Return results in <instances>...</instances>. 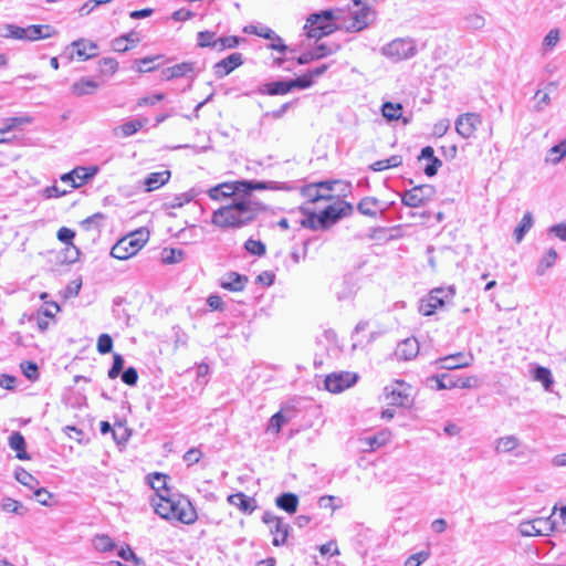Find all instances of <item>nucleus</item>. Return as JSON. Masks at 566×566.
Here are the masks:
<instances>
[{"label": "nucleus", "mask_w": 566, "mask_h": 566, "mask_svg": "<svg viewBox=\"0 0 566 566\" xmlns=\"http://www.w3.org/2000/svg\"><path fill=\"white\" fill-rule=\"evenodd\" d=\"M244 248L249 253L258 256H262L266 252L265 244L254 239H248L244 243Z\"/></svg>", "instance_id": "obj_53"}, {"label": "nucleus", "mask_w": 566, "mask_h": 566, "mask_svg": "<svg viewBox=\"0 0 566 566\" xmlns=\"http://www.w3.org/2000/svg\"><path fill=\"white\" fill-rule=\"evenodd\" d=\"M301 211L306 216L302 221L301 224L304 228H308L312 230H324V221L321 217V214L311 212L307 208H301Z\"/></svg>", "instance_id": "obj_37"}, {"label": "nucleus", "mask_w": 566, "mask_h": 566, "mask_svg": "<svg viewBox=\"0 0 566 566\" xmlns=\"http://www.w3.org/2000/svg\"><path fill=\"white\" fill-rule=\"evenodd\" d=\"M147 123V119H134L128 120L122 124L120 126L116 127L114 129L115 135L120 132L122 137H129L134 134H136L139 129L144 127V125Z\"/></svg>", "instance_id": "obj_38"}, {"label": "nucleus", "mask_w": 566, "mask_h": 566, "mask_svg": "<svg viewBox=\"0 0 566 566\" xmlns=\"http://www.w3.org/2000/svg\"><path fill=\"white\" fill-rule=\"evenodd\" d=\"M265 209L252 196H239L230 205L217 209L212 213L211 222L222 229H241L253 222Z\"/></svg>", "instance_id": "obj_1"}, {"label": "nucleus", "mask_w": 566, "mask_h": 566, "mask_svg": "<svg viewBox=\"0 0 566 566\" xmlns=\"http://www.w3.org/2000/svg\"><path fill=\"white\" fill-rule=\"evenodd\" d=\"M169 170H161L157 172H150L143 181L145 190L147 192L154 191L166 185L170 179Z\"/></svg>", "instance_id": "obj_27"}, {"label": "nucleus", "mask_w": 566, "mask_h": 566, "mask_svg": "<svg viewBox=\"0 0 566 566\" xmlns=\"http://www.w3.org/2000/svg\"><path fill=\"white\" fill-rule=\"evenodd\" d=\"M9 446L11 449L17 451V458L20 460H28L30 459L29 454L27 453V444L24 437L19 432L15 431L9 437Z\"/></svg>", "instance_id": "obj_33"}, {"label": "nucleus", "mask_w": 566, "mask_h": 566, "mask_svg": "<svg viewBox=\"0 0 566 566\" xmlns=\"http://www.w3.org/2000/svg\"><path fill=\"white\" fill-rule=\"evenodd\" d=\"M263 523L270 526V532L273 535L272 544L274 546L284 545L290 532V525L271 512H265L262 516Z\"/></svg>", "instance_id": "obj_11"}, {"label": "nucleus", "mask_w": 566, "mask_h": 566, "mask_svg": "<svg viewBox=\"0 0 566 566\" xmlns=\"http://www.w3.org/2000/svg\"><path fill=\"white\" fill-rule=\"evenodd\" d=\"M353 211V205L343 200H338L333 205L327 206L319 213L324 221V230L329 229L332 226L337 223L342 218L350 216Z\"/></svg>", "instance_id": "obj_9"}, {"label": "nucleus", "mask_w": 566, "mask_h": 566, "mask_svg": "<svg viewBox=\"0 0 566 566\" xmlns=\"http://www.w3.org/2000/svg\"><path fill=\"white\" fill-rule=\"evenodd\" d=\"M98 171L96 166L76 167L72 171L61 176V181L67 184L71 189L78 188L92 179Z\"/></svg>", "instance_id": "obj_15"}, {"label": "nucleus", "mask_w": 566, "mask_h": 566, "mask_svg": "<svg viewBox=\"0 0 566 566\" xmlns=\"http://www.w3.org/2000/svg\"><path fill=\"white\" fill-rule=\"evenodd\" d=\"M21 369L23 375L31 381H34L39 378V368L38 365L33 361H23L21 364Z\"/></svg>", "instance_id": "obj_58"}, {"label": "nucleus", "mask_w": 566, "mask_h": 566, "mask_svg": "<svg viewBox=\"0 0 566 566\" xmlns=\"http://www.w3.org/2000/svg\"><path fill=\"white\" fill-rule=\"evenodd\" d=\"M156 514L168 521H178L182 524H193L197 520V512L191 502L184 496L171 497L165 494H157L151 500Z\"/></svg>", "instance_id": "obj_2"}, {"label": "nucleus", "mask_w": 566, "mask_h": 566, "mask_svg": "<svg viewBox=\"0 0 566 566\" xmlns=\"http://www.w3.org/2000/svg\"><path fill=\"white\" fill-rule=\"evenodd\" d=\"M242 41H244L243 38H239V36H235V35L219 36L218 38L217 51L218 52H222L226 49H234Z\"/></svg>", "instance_id": "obj_48"}, {"label": "nucleus", "mask_w": 566, "mask_h": 566, "mask_svg": "<svg viewBox=\"0 0 566 566\" xmlns=\"http://www.w3.org/2000/svg\"><path fill=\"white\" fill-rule=\"evenodd\" d=\"M222 197H231L234 195L243 196V188L239 185V181L223 182L220 185Z\"/></svg>", "instance_id": "obj_54"}, {"label": "nucleus", "mask_w": 566, "mask_h": 566, "mask_svg": "<svg viewBox=\"0 0 566 566\" xmlns=\"http://www.w3.org/2000/svg\"><path fill=\"white\" fill-rule=\"evenodd\" d=\"M520 446V440L517 437L511 434L501 437L495 441V451L497 453H507L512 452Z\"/></svg>", "instance_id": "obj_39"}, {"label": "nucleus", "mask_w": 566, "mask_h": 566, "mask_svg": "<svg viewBox=\"0 0 566 566\" xmlns=\"http://www.w3.org/2000/svg\"><path fill=\"white\" fill-rule=\"evenodd\" d=\"M356 291V284L353 279L345 276L342 284L336 289L335 294L338 301H345L352 298Z\"/></svg>", "instance_id": "obj_35"}, {"label": "nucleus", "mask_w": 566, "mask_h": 566, "mask_svg": "<svg viewBox=\"0 0 566 566\" xmlns=\"http://www.w3.org/2000/svg\"><path fill=\"white\" fill-rule=\"evenodd\" d=\"M286 421L287 419L285 418V416L281 411H279L271 417L266 431L273 434H277L281 431L282 427L286 423Z\"/></svg>", "instance_id": "obj_49"}, {"label": "nucleus", "mask_w": 566, "mask_h": 566, "mask_svg": "<svg viewBox=\"0 0 566 566\" xmlns=\"http://www.w3.org/2000/svg\"><path fill=\"white\" fill-rule=\"evenodd\" d=\"M99 88V84L88 77H81L71 86V93L75 96H84L94 94Z\"/></svg>", "instance_id": "obj_28"}, {"label": "nucleus", "mask_w": 566, "mask_h": 566, "mask_svg": "<svg viewBox=\"0 0 566 566\" xmlns=\"http://www.w3.org/2000/svg\"><path fill=\"white\" fill-rule=\"evenodd\" d=\"M358 375L350 371L332 373L326 376L324 385L326 390L339 394L356 384Z\"/></svg>", "instance_id": "obj_12"}, {"label": "nucleus", "mask_w": 566, "mask_h": 566, "mask_svg": "<svg viewBox=\"0 0 566 566\" xmlns=\"http://www.w3.org/2000/svg\"><path fill=\"white\" fill-rule=\"evenodd\" d=\"M97 352L102 355L108 354L113 349V339L108 334H101L96 344Z\"/></svg>", "instance_id": "obj_56"}, {"label": "nucleus", "mask_w": 566, "mask_h": 566, "mask_svg": "<svg viewBox=\"0 0 566 566\" xmlns=\"http://www.w3.org/2000/svg\"><path fill=\"white\" fill-rule=\"evenodd\" d=\"M93 545L98 552H108L115 547L113 539L108 535H96Z\"/></svg>", "instance_id": "obj_50"}, {"label": "nucleus", "mask_w": 566, "mask_h": 566, "mask_svg": "<svg viewBox=\"0 0 566 566\" xmlns=\"http://www.w3.org/2000/svg\"><path fill=\"white\" fill-rule=\"evenodd\" d=\"M482 124V118L475 113H465L460 115L455 120V130L462 138H471L474 136L478 127Z\"/></svg>", "instance_id": "obj_18"}, {"label": "nucleus", "mask_w": 566, "mask_h": 566, "mask_svg": "<svg viewBox=\"0 0 566 566\" xmlns=\"http://www.w3.org/2000/svg\"><path fill=\"white\" fill-rule=\"evenodd\" d=\"M390 441L389 431H380L375 436L361 439V442L368 446V450L374 451Z\"/></svg>", "instance_id": "obj_40"}, {"label": "nucleus", "mask_w": 566, "mask_h": 566, "mask_svg": "<svg viewBox=\"0 0 566 566\" xmlns=\"http://www.w3.org/2000/svg\"><path fill=\"white\" fill-rule=\"evenodd\" d=\"M370 0H354L353 7L350 8V14L353 18L352 24L348 30L358 32L367 28L375 19V12L370 8Z\"/></svg>", "instance_id": "obj_7"}, {"label": "nucleus", "mask_w": 566, "mask_h": 566, "mask_svg": "<svg viewBox=\"0 0 566 566\" xmlns=\"http://www.w3.org/2000/svg\"><path fill=\"white\" fill-rule=\"evenodd\" d=\"M98 171L96 166L76 167L72 171L61 176V181L67 184L71 189L78 188L92 179Z\"/></svg>", "instance_id": "obj_16"}, {"label": "nucleus", "mask_w": 566, "mask_h": 566, "mask_svg": "<svg viewBox=\"0 0 566 566\" xmlns=\"http://www.w3.org/2000/svg\"><path fill=\"white\" fill-rule=\"evenodd\" d=\"M454 294L455 290L453 286L436 287L430 291L426 298L421 300L419 312L424 316H430L436 312V310L451 301Z\"/></svg>", "instance_id": "obj_6"}, {"label": "nucleus", "mask_w": 566, "mask_h": 566, "mask_svg": "<svg viewBox=\"0 0 566 566\" xmlns=\"http://www.w3.org/2000/svg\"><path fill=\"white\" fill-rule=\"evenodd\" d=\"M218 38L216 32L212 31H200L197 34V44L200 48H211L217 51Z\"/></svg>", "instance_id": "obj_43"}, {"label": "nucleus", "mask_w": 566, "mask_h": 566, "mask_svg": "<svg viewBox=\"0 0 566 566\" xmlns=\"http://www.w3.org/2000/svg\"><path fill=\"white\" fill-rule=\"evenodd\" d=\"M381 113L387 120H397L402 115V105L400 103L386 102L381 106Z\"/></svg>", "instance_id": "obj_41"}, {"label": "nucleus", "mask_w": 566, "mask_h": 566, "mask_svg": "<svg viewBox=\"0 0 566 566\" xmlns=\"http://www.w3.org/2000/svg\"><path fill=\"white\" fill-rule=\"evenodd\" d=\"M472 361H473L472 355L465 356L462 353H457V354L449 355V356L437 359L436 365L438 366V368H441V369L453 370V369L469 367L472 364Z\"/></svg>", "instance_id": "obj_20"}, {"label": "nucleus", "mask_w": 566, "mask_h": 566, "mask_svg": "<svg viewBox=\"0 0 566 566\" xmlns=\"http://www.w3.org/2000/svg\"><path fill=\"white\" fill-rule=\"evenodd\" d=\"M357 209L359 213L375 218L379 211V200L375 197H365L358 202Z\"/></svg>", "instance_id": "obj_34"}, {"label": "nucleus", "mask_w": 566, "mask_h": 566, "mask_svg": "<svg viewBox=\"0 0 566 566\" xmlns=\"http://www.w3.org/2000/svg\"><path fill=\"white\" fill-rule=\"evenodd\" d=\"M559 41V31L557 29H552L543 41V46L546 50H552Z\"/></svg>", "instance_id": "obj_64"}, {"label": "nucleus", "mask_w": 566, "mask_h": 566, "mask_svg": "<svg viewBox=\"0 0 566 566\" xmlns=\"http://www.w3.org/2000/svg\"><path fill=\"white\" fill-rule=\"evenodd\" d=\"M148 239L149 233L144 229L130 232L113 245L111 255L118 260H127L142 250Z\"/></svg>", "instance_id": "obj_3"}, {"label": "nucleus", "mask_w": 566, "mask_h": 566, "mask_svg": "<svg viewBox=\"0 0 566 566\" xmlns=\"http://www.w3.org/2000/svg\"><path fill=\"white\" fill-rule=\"evenodd\" d=\"M243 31L249 34H255L261 38H268V40L271 41V43L269 44V49L271 50L277 51L280 53H285L286 51H295L293 49H289V46L284 44L282 38L266 25H248L243 29Z\"/></svg>", "instance_id": "obj_13"}, {"label": "nucleus", "mask_w": 566, "mask_h": 566, "mask_svg": "<svg viewBox=\"0 0 566 566\" xmlns=\"http://www.w3.org/2000/svg\"><path fill=\"white\" fill-rule=\"evenodd\" d=\"M228 502L231 505L237 506L244 514H252L258 507L255 499L247 496L242 492L229 495Z\"/></svg>", "instance_id": "obj_24"}, {"label": "nucleus", "mask_w": 566, "mask_h": 566, "mask_svg": "<svg viewBox=\"0 0 566 566\" xmlns=\"http://www.w3.org/2000/svg\"><path fill=\"white\" fill-rule=\"evenodd\" d=\"M71 46L74 49V53L80 60L86 61L97 55L98 46L92 41L80 39L73 41Z\"/></svg>", "instance_id": "obj_23"}, {"label": "nucleus", "mask_w": 566, "mask_h": 566, "mask_svg": "<svg viewBox=\"0 0 566 566\" xmlns=\"http://www.w3.org/2000/svg\"><path fill=\"white\" fill-rule=\"evenodd\" d=\"M6 33L2 34L4 38H13L18 40H25L27 28L17 27L13 24H7L4 27Z\"/></svg>", "instance_id": "obj_57"}, {"label": "nucleus", "mask_w": 566, "mask_h": 566, "mask_svg": "<svg viewBox=\"0 0 566 566\" xmlns=\"http://www.w3.org/2000/svg\"><path fill=\"white\" fill-rule=\"evenodd\" d=\"M275 504L286 513L294 514L297 511L298 496L294 493L285 492L276 497Z\"/></svg>", "instance_id": "obj_29"}, {"label": "nucleus", "mask_w": 566, "mask_h": 566, "mask_svg": "<svg viewBox=\"0 0 566 566\" xmlns=\"http://www.w3.org/2000/svg\"><path fill=\"white\" fill-rule=\"evenodd\" d=\"M118 69V63L113 57H103L98 61V71L101 74L113 75Z\"/></svg>", "instance_id": "obj_51"}, {"label": "nucleus", "mask_w": 566, "mask_h": 566, "mask_svg": "<svg viewBox=\"0 0 566 566\" xmlns=\"http://www.w3.org/2000/svg\"><path fill=\"white\" fill-rule=\"evenodd\" d=\"M340 45L337 43H322L318 44L316 48L313 49V52L316 56V60H321L323 57H326L328 55H332L339 51Z\"/></svg>", "instance_id": "obj_46"}, {"label": "nucleus", "mask_w": 566, "mask_h": 566, "mask_svg": "<svg viewBox=\"0 0 566 566\" xmlns=\"http://www.w3.org/2000/svg\"><path fill=\"white\" fill-rule=\"evenodd\" d=\"M124 358L120 354H114L113 356V365L111 367V369L108 370V377L111 379H115L119 376V374L122 373L123 370V367H124Z\"/></svg>", "instance_id": "obj_59"}, {"label": "nucleus", "mask_w": 566, "mask_h": 566, "mask_svg": "<svg viewBox=\"0 0 566 566\" xmlns=\"http://www.w3.org/2000/svg\"><path fill=\"white\" fill-rule=\"evenodd\" d=\"M532 226H533V216L530 211H527L523 216L520 224L514 230V238L517 243H520L523 240L524 235L530 231Z\"/></svg>", "instance_id": "obj_42"}, {"label": "nucleus", "mask_w": 566, "mask_h": 566, "mask_svg": "<svg viewBox=\"0 0 566 566\" xmlns=\"http://www.w3.org/2000/svg\"><path fill=\"white\" fill-rule=\"evenodd\" d=\"M239 185L243 188V196H251L252 190H289L284 182L241 180Z\"/></svg>", "instance_id": "obj_21"}, {"label": "nucleus", "mask_w": 566, "mask_h": 566, "mask_svg": "<svg viewBox=\"0 0 566 566\" xmlns=\"http://www.w3.org/2000/svg\"><path fill=\"white\" fill-rule=\"evenodd\" d=\"M534 378L542 382L546 391L552 390L554 384L552 373L548 368L538 366L534 371Z\"/></svg>", "instance_id": "obj_45"}, {"label": "nucleus", "mask_w": 566, "mask_h": 566, "mask_svg": "<svg viewBox=\"0 0 566 566\" xmlns=\"http://www.w3.org/2000/svg\"><path fill=\"white\" fill-rule=\"evenodd\" d=\"M554 530L551 517H537L531 521H523L518 524L517 531L522 536H546Z\"/></svg>", "instance_id": "obj_10"}, {"label": "nucleus", "mask_w": 566, "mask_h": 566, "mask_svg": "<svg viewBox=\"0 0 566 566\" xmlns=\"http://www.w3.org/2000/svg\"><path fill=\"white\" fill-rule=\"evenodd\" d=\"M1 507L6 512L15 513L18 515L24 514V507L22 503L11 497L3 499Z\"/></svg>", "instance_id": "obj_52"}, {"label": "nucleus", "mask_w": 566, "mask_h": 566, "mask_svg": "<svg viewBox=\"0 0 566 566\" xmlns=\"http://www.w3.org/2000/svg\"><path fill=\"white\" fill-rule=\"evenodd\" d=\"M55 33L53 28L48 24L29 25L27 27L25 40L36 41L40 39H48Z\"/></svg>", "instance_id": "obj_30"}, {"label": "nucleus", "mask_w": 566, "mask_h": 566, "mask_svg": "<svg viewBox=\"0 0 566 566\" xmlns=\"http://www.w3.org/2000/svg\"><path fill=\"white\" fill-rule=\"evenodd\" d=\"M336 181H322L317 184H311L302 188V195L308 200V202H316L323 200L324 196L319 193L322 189L333 190V185Z\"/></svg>", "instance_id": "obj_26"}, {"label": "nucleus", "mask_w": 566, "mask_h": 566, "mask_svg": "<svg viewBox=\"0 0 566 566\" xmlns=\"http://www.w3.org/2000/svg\"><path fill=\"white\" fill-rule=\"evenodd\" d=\"M428 382H434L438 390L452 388H473L476 382L475 377L455 378L448 374H441L428 378Z\"/></svg>", "instance_id": "obj_14"}, {"label": "nucleus", "mask_w": 566, "mask_h": 566, "mask_svg": "<svg viewBox=\"0 0 566 566\" xmlns=\"http://www.w3.org/2000/svg\"><path fill=\"white\" fill-rule=\"evenodd\" d=\"M195 67H196V63H193V62H182V63L172 65L170 67H167L164 71V74L167 80H171L175 77L186 76L189 73L195 72Z\"/></svg>", "instance_id": "obj_31"}, {"label": "nucleus", "mask_w": 566, "mask_h": 566, "mask_svg": "<svg viewBox=\"0 0 566 566\" xmlns=\"http://www.w3.org/2000/svg\"><path fill=\"white\" fill-rule=\"evenodd\" d=\"M410 387L403 381H397L385 388V398L388 405L406 407L410 403Z\"/></svg>", "instance_id": "obj_17"}, {"label": "nucleus", "mask_w": 566, "mask_h": 566, "mask_svg": "<svg viewBox=\"0 0 566 566\" xmlns=\"http://www.w3.org/2000/svg\"><path fill=\"white\" fill-rule=\"evenodd\" d=\"M185 252L181 249L170 248L164 249L161 252V261L165 264H176L184 260Z\"/></svg>", "instance_id": "obj_44"}, {"label": "nucleus", "mask_w": 566, "mask_h": 566, "mask_svg": "<svg viewBox=\"0 0 566 566\" xmlns=\"http://www.w3.org/2000/svg\"><path fill=\"white\" fill-rule=\"evenodd\" d=\"M292 91L290 81H276L266 83L260 88L262 94L268 95H285Z\"/></svg>", "instance_id": "obj_32"}, {"label": "nucleus", "mask_w": 566, "mask_h": 566, "mask_svg": "<svg viewBox=\"0 0 566 566\" xmlns=\"http://www.w3.org/2000/svg\"><path fill=\"white\" fill-rule=\"evenodd\" d=\"M290 83L292 90H305L311 87L314 84V81L311 78V75H308V73H305L302 76H298L297 78L290 80Z\"/></svg>", "instance_id": "obj_61"}, {"label": "nucleus", "mask_w": 566, "mask_h": 566, "mask_svg": "<svg viewBox=\"0 0 566 566\" xmlns=\"http://www.w3.org/2000/svg\"><path fill=\"white\" fill-rule=\"evenodd\" d=\"M430 556V553L428 551H421L416 554L410 555L403 566H420L422 563H424Z\"/></svg>", "instance_id": "obj_60"}, {"label": "nucleus", "mask_w": 566, "mask_h": 566, "mask_svg": "<svg viewBox=\"0 0 566 566\" xmlns=\"http://www.w3.org/2000/svg\"><path fill=\"white\" fill-rule=\"evenodd\" d=\"M165 98V95L163 93H157L150 96H144L138 98L137 106L144 107V106H154L158 102H161Z\"/></svg>", "instance_id": "obj_63"}, {"label": "nucleus", "mask_w": 566, "mask_h": 566, "mask_svg": "<svg viewBox=\"0 0 566 566\" xmlns=\"http://www.w3.org/2000/svg\"><path fill=\"white\" fill-rule=\"evenodd\" d=\"M380 52L387 59L394 62H400L413 57L418 50L413 39L397 38L384 45Z\"/></svg>", "instance_id": "obj_5"}, {"label": "nucleus", "mask_w": 566, "mask_h": 566, "mask_svg": "<svg viewBox=\"0 0 566 566\" xmlns=\"http://www.w3.org/2000/svg\"><path fill=\"white\" fill-rule=\"evenodd\" d=\"M549 154L551 156L556 155V157H551L547 160L554 165L558 164L566 156V139L553 146L549 149Z\"/></svg>", "instance_id": "obj_55"}, {"label": "nucleus", "mask_w": 566, "mask_h": 566, "mask_svg": "<svg viewBox=\"0 0 566 566\" xmlns=\"http://www.w3.org/2000/svg\"><path fill=\"white\" fill-rule=\"evenodd\" d=\"M436 195V189L431 185H419L405 191L401 201L405 206L418 208L432 200Z\"/></svg>", "instance_id": "obj_8"}, {"label": "nucleus", "mask_w": 566, "mask_h": 566, "mask_svg": "<svg viewBox=\"0 0 566 566\" xmlns=\"http://www.w3.org/2000/svg\"><path fill=\"white\" fill-rule=\"evenodd\" d=\"M243 64V56L239 52H234L227 56L226 59H222L221 61L217 62L213 65V73L216 77L222 78L227 75H229L233 70L241 66Z\"/></svg>", "instance_id": "obj_19"}, {"label": "nucleus", "mask_w": 566, "mask_h": 566, "mask_svg": "<svg viewBox=\"0 0 566 566\" xmlns=\"http://www.w3.org/2000/svg\"><path fill=\"white\" fill-rule=\"evenodd\" d=\"M120 377H122V381L124 384H126L128 386H135L138 380V373H137L136 368L128 367L122 373Z\"/></svg>", "instance_id": "obj_62"}, {"label": "nucleus", "mask_w": 566, "mask_h": 566, "mask_svg": "<svg viewBox=\"0 0 566 566\" xmlns=\"http://www.w3.org/2000/svg\"><path fill=\"white\" fill-rule=\"evenodd\" d=\"M333 19L334 13L332 10H323L318 13L311 14L304 27V29H306L307 36L319 40L323 36L333 33L336 30Z\"/></svg>", "instance_id": "obj_4"}, {"label": "nucleus", "mask_w": 566, "mask_h": 566, "mask_svg": "<svg viewBox=\"0 0 566 566\" xmlns=\"http://www.w3.org/2000/svg\"><path fill=\"white\" fill-rule=\"evenodd\" d=\"M14 476L18 482L33 490L39 484L38 480L22 468L15 470Z\"/></svg>", "instance_id": "obj_47"}, {"label": "nucleus", "mask_w": 566, "mask_h": 566, "mask_svg": "<svg viewBox=\"0 0 566 566\" xmlns=\"http://www.w3.org/2000/svg\"><path fill=\"white\" fill-rule=\"evenodd\" d=\"M419 348L418 340L411 337L399 343L395 354L399 359L410 360L418 355Z\"/></svg>", "instance_id": "obj_25"}, {"label": "nucleus", "mask_w": 566, "mask_h": 566, "mask_svg": "<svg viewBox=\"0 0 566 566\" xmlns=\"http://www.w3.org/2000/svg\"><path fill=\"white\" fill-rule=\"evenodd\" d=\"M248 282V276L231 271L222 275L220 286L231 292H241L245 289Z\"/></svg>", "instance_id": "obj_22"}, {"label": "nucleus", "mask_w": 566, "mask_h": 566, "mask_svg": "<svg viewBox=\"0 0 566 566\" xmlns=\"http://www.w3.org/2000/svg\"><path fill=\"white\" fill-rule=\"evenodd\" d=\"M557 258L556 250L553 248L548 249L537 263L536 274L539 276L544 275L556 263Z\"/></svg>", "instance_id": "obj_36"}]
</instances>
